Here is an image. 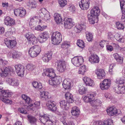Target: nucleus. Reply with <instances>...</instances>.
<instances>
[{
    "mask_svg": "<svg viewBox=\"0 0 125 125\" xmlns=\"http://www.w3.org/2000/svg\"><path fill=\"white\" fill-rule=\"evenodd\" d=\"M100 10L97 7L93 8L90 11V13L88 15V18L90 23L94 24L98 20L97 16L99 14Z\"/></svg>",
    "mask_w": 125,
    "mask_h": 125,
    "instance_id": "obj_1",
    "label": "nucleus"
},
{
    "mask_svg": "<svg viewBox=\"0 0 125 125\" xmlns=\"http://www.w3.org/2000/svg\"><path fill=\"white\" fill-rule=\"evenodd\" d=\"M11 94V93L8 90H2L0 91V99L5 103L10 104L12 101L6 98L10 97Z\"/></svg>",
    "mask_w": 125,
    "mask_h": 125,
    "instance_id": "obj_2",
    "label": "nucleus"
},
{
    "mask_svg": "<svg viewBox=\"0 0 125 125\" xmlns=\"http://www.w3.org/2000/svg\"><path fill=\"white\" fill-rule=\"evenodd\" d=\"M41 51V49L40 46L35 45L30 49L29 53L31 57L34 58L37 56Z\"/></svg>",
    "mask_w": 125,
    "mask_h": 125,
    "instance_id": "obj_3",
    "label": "nucleus"
},
{
    "mask_svg": "<svg viewBox=\"0 0 125 125\" xmlns=\"http://www.w3.org/2000/svg\"><path fill=\"white\" fill-rule=\"evenodd\" d=\"M52 43L56 45L60 43L62 40V36L60 32L56 31L53 33L52 36Z\"/></svg>",
    "mask_w": 125,
    "mask_h": 125,
    "instance_id": "obj_4",
    "label": "nucleus"
},
{
    "mask_svg": "<svg viewBox=\"0 0 125 125\" xmlns=\"http://www.w3.org/2000/svg\"><path fill=\"white\" fill-rule=\"evenodd\" d=\"M86 21L84 19L83 21L77 24L74 28V31L75 32L78 33H80L83 29L85 28V21Z\"/></svg>",
    "mask_w": 125,
    "mask_h": 125,
    "instance_id": "obj_5",
    "label": "nucleus"
},
{
    "mask_svg": "<svg viewBox=\"0 0 125 125\" xmlns=\"http://www.w3.org/2000/svg\"><path fill=\"white\" fill-rule=\"evenodd\" d=\"M111 84L110 80L108 79H105L100 83V87L102 90H107L109 88Z\"/></svg>",
    "mask_w": 125,
    "mask_h": 125,
    "instance_id": "obj_6",
    "label": "nucleus"
},
{
    "mask_svg": "<svg viewBox=\"0 0 125 125\" xmlns=\"http://www.w3.org/2000/svg\"><path fill=\"white\" fill-rule=\"evenodd\" d=\"M25 36L28 41L31 44H35L37 42V38L32 33L30 32L27 33L25 35Z\"/></svg>",
    "mask_w": 125,
    "mask_h": 125,
    "instance_id": "obj_7",
    "label": "nucleus"
},
{
    "mask_svg": "<svg viewBox=\"0 0 125 125\" xmlns=\"http://www.w3.org/2000/svg\"><path fill=\"white\" fill-rule=\"evenodd\" d=\"M72 62L75 66L79 67L83 63V59L81 56L75 57L72 59Z\"/></svg>",
    "mask_w": 125,
    "mask_h": 125,
    "instance_id": "obj_8",
    "label": "nucleus"
},
{
    "mask_svg": "<svg viewBox=\"0 0 125 125\" xmlns=\"http://www.w3.org/2000/svg\"><path fill=\"white\" fill-rule=\"evenodd\" d=\"M14 12L15 15L16 16H20L21 17L24 16L26 13L25 9L22 7L15 9L14 10Z\"/></svg>",
    "mask_w": 125,
    "mask_h": 125,
    "instance_id": "obj_9",
    "label": "nucleus"
},
{
    "mask_svg": "<svg viewBox=\"0 0 125 125\" xmlns=\"http://www.w3.org/2000/svg\"><path fill=\"white\" fill-rule=\"evenodd\" d=\"M14 67L18 76L21 77L23 76L25 70V68L24 66L21 64H18L15 65Z\"/></svg>",
    "mask_w": 125,
    "mask_h": 125,
    "instance_id": "obj_10",
    "label": "nucleus"
},
{
    "mask_svg": "<svg viewBox=\"0 0 125 125\" xmlns=\"http://www.w3.org/2000/svg\"><path fill=\"white\" fill-rule=\"evenodd\" d=\"M61 79V77L57 76L50 78L48 81L49 83L51 85H56L60 83Z\"/></svg>",
    "mask_w": 125,
    "mask_h": 125,
    "instance_id": "obj_11",
    "label": "nucleus"
},
{
    "mask_svg": "<svg viewBox=\"0 0 125 125\" xmlns=\"http://www.w3.org/2000/svg\"><path fill=\"white\" fill-rule=\"evenodd\" d=\"M57 65V70L59 72H63L66 68L65 62L62 61H58L56 62Z\"/></svg>",
    "mask_w": 125,
    "mask_h": 125,
    "instance_id": "obj_12",
    "label": "nucleus"
},
{
    "mask_svg": "<svg viewBox=\"0 0 125 125\" xmlns=\"http://www.w3.org/2000/svg\"><path fill=\"white\" fill-rule=\"evenodd\" d=\"M89 0H82L79 3V6L82 10H87L89 6Z\"/></svg>",
    "mask_w": 125,
    "mask_h": 125,
    "instance_id": "obj_13",
    "label": "nucleus"
},
{
    "mask_svg": "<svg viewBox=\"0 0 125 125\" xmlns=\"http://www.w3.org/2000/svg\"><path fill=\"white\" fill-rule=\"evenodd\" d=\"M95 73L97 77L99 79L104 78L105 75V73L103 69H97L95 70Z\"/></svg>",
    "mask_w": 125,
    "mask_h": 125,
    "instance_id": "obj_14",
    "label": "nucleus"
},
{
    "mask_svg": "<svg viewBox=\"0 0 125 125\" xmlns=\"http://www.w3.org/2000/svg\"><path fill=\"white\" fill-rule=\"evenodd\" d=\"M55 70L53 68L47 69L45 70L43 75L49 77H53L55 75Z\"/></svg>",
    "mask_w": 125,
    "mask_h": 125,
    "instance_id": "obj_15",
    "label": "nucleus"
},
{
    "mask_svg": "<svg viewBox=\"0 0 125 125\" xmlns=\"http://www.w3.org/2000/svg\"><path fill=\"white\" fill-rule=\"evenodd\" d=\"M106 111L108 115L110 116L115 115L118 113L117 109L114 106L108 108L107 109Z\"/></svg>",
    "mask_w": 125,
    "mask_h": 125,
    "instance_id": "obj_16",
    "label": "nucleus"
},
{
    "mask_svg": "<svg viewBox=\"0 0 125 125\" xmlns=\"http://www.w3.org/2000/svg\"><path fill=\"white\" fill-rule=\"evenodd\" d=\"M49 34L47 32L42 33L39 36V41L41 43L45 42L49 37Z\"/></svg>",
    "mask_w": 125,
    "mask_h": 125,
    "instance_id": "obj_17",
    "label": "nucleus"
},
{
    "mask_svg": "<svg viewBox=\"0 0 125 125\" xmlns=\"http://www.w3.org/2000/svg\"><path fill=\"white\" fill-rule=\"evenodd\" d=\"M46 105L48 109L52 111H54L57 109L55 102L53 101H48L46 103Z\"/></svg>",
    "mask_w": 125,
    "mask_h": 125,
    "instance_id": "obj_18",
    "label": "nucleus"
},
{
    "mask_svg": "<svg viewBox=\"0 0 125 125\" xmlns=\"http://www.w3.org/2000/svg\"><path fill=\"white\" fill-rule=\"evenodd\" d=\"M113 125V121L111 119H108L105 120L103 122H100L99 123L96 121H93V125Z\"/></svg>",
    "mask_w": 125,
    "mask_h": 125,
    "instance_id": "obj_19",
    "label": "nucleus"
},
{
    "mask_svg": "<svg viewBox=\"0 0 125 125\" xmlns=\"http://www.w3.org/2000/svg\"><path fill=\"white\" fill-rule=\"evenodd\" d=\"M64 25L65 27L67 28L70 29L74 25L72 20L71 18H67L65 20Z\"/></svg>",
    "mask_w": 125,
    "mask_h": 125,
    "instance_id": "obj_20",
    "label": "nucleus"
},
{
    "mask_svg": "<svg viewBox=\"0 0 125 125\" xmlns=\"http://www.w3.org/2000/svg\"><path fill=\"white\" fill-rule=\"evenodd\" d=\"M5 43L9 48H12L16 45L17 43L16 41L14 40H8L7 39L5 40Z\"/></svg>",
    "mask_w": 125,
    "mask_h": 125,
    "instance_id": "obj_21",
    "label": "nucleus"
},
{
    "mask_svg": "<svg viewBox=\"0 0 125 125\" xmlns=\"http://www.w3.org/2000/svg\"><path fill=\"white\" fill-rule=\"evenodd\" d=\"M10 70L8 67H4L1 69H0V75L3 77L7 76Z\"/></svg>",
    "mask_w": 125,
    "mask_h": 125,
    "instance_id": "obj_22",
    "label": "nucleus"
},
{
    "mask_svg": "<svg viewBox=\"0 0 125 125\" xmlns=\"http://www.w3.org/2000/svg\"><path fill=\"white\" fill-rule=\"evenodd\" d=\"M4 23L7 26H12L15 23V20L9 16L6 17L4 19Z\"/></svg>",
    "mask_w": 125,
    "mask_h": 125,
    "instance_id": "obj_23",
    "label": "nucleus"
},
{
    "mask_svg": "<svg viewBox=\"0 0 125 125\" xmlns=\"http://www.w3.org/2000/svg\"><path fill=\"white\" fill-rule=\"evenodd\" d=\"M8 57H9L15 59L17 58L20 56V52L13 51L9 52L8 54Z\"/></svg>",
    "mask_w": 125,
    "mask_h": 125,
    "instance_id": "obj_24",
    "label": "nucleus"
},
{
    "mask_svg": "<svg viewBox=\"0 0 125 125\" xmlns=\"http://www.w3.org/2000/svg\"><path fill=\"white\" fill-rule=\"evenodd\" d=\"M69 103L65 100L60 101V104L61 108L63 110H67L69 107Z\"/></svg>",
    "mask_w": 125,
    "mask_h": 125,
    "instance_id": "obj_25",
    "label": "nucleus"
},
{
    "mask_svg": "<svg viewBox=\"0 0 125 125\" xmlns=\"http://www.w3.org/2000/svg\"><path fill=\"white\" fill-rule=\"evenodd\" d=\"M6 81L10 85L13 86H17L19 83L18 81L14 78H8L7 79Z\"/></svg>",
    "mask_w": 125,
    "mask_h": 125,
    "instance_id": "obj_26",
    "label": "nucleus"
},
{
    "mask_svg": "<svg viewBox=\"0 0 125 125\" xmlns=\"http://www.w3.org/2000/svg\"><path fill=\"white\" fill-rule=\"evenodd\" d=\"M41 13L44 16L42 18L45 21H48L50 19V16L49 13L45 9H42L41 10Z\"/></svg>",
    "mask_w": 125,
    "mask_h": 125,
    "instance_id": "obj_27",
    "label": "nucleus"
},
{
    "mask_svg": "<svg viewBox=\"0 0 125 125\" xmlns=\"http://www.w3.org/2000/svg\"><path fill=\"white\" fill-rule=\"evenodd\" d=\"M40 105V103L39 102H36L33 104H31L27 106L26 108L28 110H35L36 107Z\"/></svg>",
    "mask_w": 125,
    "mask_h": 125,
    "instance_id": "obj_28",
    "label": "nucleus"
},
{
    "mask_svg": "<svg viewBox=\"0 0 125 125\" xmlns=\"http://www.w3.org/2000/svg\"><path fill=\"white\" fill-rule=\"evenodd\" d=\"M115 92L118 94L125 93V85L119 86L116 87L115 89Z\"/></svg>",
    "mask_w": 125,
    "mask_h": 125,
    "instance_id": "obj_29",
    "label": "nucleus"
},
{
    "mask_svg": "<svg viewBox=\"0 0 125 125\" xmlns=\"http://www.w3.org/2000/svg\"><path fill=\"white\" fill-rule=\"evenodd\" d=\"M89 61L92 63H97L99 62V57L96 55H92L89 59Z\"/></svg>",
    "mask_w": 125,
    "mask_h": 125,
    "instance_id": "obj_30",
    "label": "nucleus"
},
{
    "mask_svg": "<svg viewBox=\"0 0 125 125\" xmlns=\"http://www.w3.org/2000/svg\"><path fill=\"white\" fill-rule=\"evenodd\" d=\"M62 85L63 88L65 89H69L71 87L70 82L68 79H65L63 81Z\"/></svg>",
    "mask_w": 125,
    "mask_h": 125,
    "instance_id": "obj_31",
    "label": "nucleus"
},
{
    "mask_svg": "<svg viewBox=\"0 0 125 125\" xmlns=\"http://www.w3.org/2000/svg\"><path fill=\"white\" fill-rule=\"evenodd\" d=\"M52 57V53H48L43 55L42 58L44 62H47L51 59Z\"/></svg>",
    "mask_w": 125,
    "mask_h": 125,
    "instance_id": "obj_32",
    "label": "nucleus"
},
{
    "mask_svg": "<svg viewBox=\"0 0 125 125\" xmlns=\"http://www.w3.org/2000/svg\"><path fill=\"white\" fill-rule=\"evenodd\" d=\"M101 101L98 99H94L93 101L91 102V105L93 106H97L101 104Z\"/></svg>",
    "mask_w": 125,
    "mask_h": 125,
    "instance_id": "obj_33",
    "label": "nucleus"
},
{
    "mask_svg": "<svg viewBox=\"0 0 125 125\" xmlns=\"http://www.w3.org/2000/svg\"><path fill=\"white\" fill-rule=\"evenodd\" d=\"M65 98L69 103H72L73 102L72 95L70 93L67 92L65 94Z\"/></svg>",
    "mask_w": 125,
    "mask_h": 125,
    "instance_id": "obj_34",
    "label": "nucleus"
},
{
    "mask_svg": "<svg viewBox=\"0 0 125 125\" xmlns=\"http://www.w3.org/2000/svg\"><path fill=\"white\" fill-rule=\"evenodd\" d=\"M87 69L85 65L81 66L78 69V73L79 74L83 75L87 71Z\"/></svg>",
    "mask_w": 125,
    "mask_h": 125,
    "instance_id": "obj_35",
    "label": "nucleus"
},
{
    "mask_svg": "<svg viewBox=\"0 0 125 125\" xmlns=\"http://www.w3.org/2000/svg\"><path fill=\"white\" fill-rule=\"evenodd\" d=\"M28 120L30 123L33 124L36 123L37 121V119L35 117L31 115H29L27 116Z\"/></svg>",
    "mask_w": 125,
    "mask_h": 125,
    "instance_id": "obj_36",
    "label": "nucleus"
},
{
    "mask_svg": "<svg viewBox=\"0 0 125 125\" xmlns=\"http://www.w3.org/2000/svg\"><path fill=\"white\" fill-rule=\"evenodd\" d=\"M37 22H41V20L37 17H33L31 19L29 22V25H34Z\"/></svg>",
    "mask_w": 125,
    "mask_h": 125,
    "instance_id": "obj_37",
    "label": "nucleus"
},
{
    "mask_svg": "<svg viewBox=\"0 0 125 125\" xmlns=\"http://www.w3.org/2000/svg\"><path fill=\"white\" fill-rule=\"evenodd\" d=\"M54 17L55 22L57 24H59L61 22L62 19L60 14L57 13L55 14Z\"/></svg>",
    "mask_w": 125,
    "mask_h": 125,
    "instance_id": "obj_38",
    "label": "nucleus"
},
{
    "mask_svg": "<svg viewBox=\"0 0 125 125\" xmlns=\"http://www.w3.org/2000/svg\"><path fill=\"white\" fill-rule=\"evenodd\" d=\"M71 113L73 115L75 116L79 115L80 113L79 108L75 106L73 107L71 110Z\"/></svg>",
    "mask_w": 125,
    "mask_h": 125,
    "instance_id": "obj_39",
    "label": "nucleus"
},
{
    "mask_svg": "<svg viewBox=\"0 0 125 125\" xmlns=\"http://www.w3.org/2000/svg\"><path fill=\"white\" fill-rule=\"evenodd\" d=\"M49 119L48 116L46 115H44L42 116H40V120L44 125L49 120Z\"/></svg>",
    "mask_w": 125,
    "mask_h": 125,
    "instance_id": "obj_40",
    "label": "nucleus"
},
{
    "mask_svg": "<svg viewBox=\"0 0 125 125\" xmlns=\"http://www.w3.org/2000/svg\"><path fill=\"white\" fill-rule=\"evenodd\" d=\"M21 98L23 100H24L26 103L28 104H29L31 103V100L30 98L26 95L23 94L21 96Z\"/></svg>",
    "mask_w": 125,
    "mask_h": 125,
    "instance_id": "obj_41",
    "label": "nucleus"
},
{
    "mask_svg": "<svg viewBox=\"0 0 125 125\" xmlns=\"http://www.w3.org/2000/svg\"><path fill=\"white\" fill-rule=\"evenodd\" d=\"M113 56L117 61L119 63H123V58L121 57L118 53H116L114 54H113Z\"/></svg>",
    "mask_w": 125,
    "mask_h": 125,
    "instance_id": "obj_42",
    "label": "nucleus"
},
{
    "mask_svg": "<svg viewBox=\"0 0 125 125\" xmlns=\"http://www.w3.org/2000/svg\"><path fill=\"white\" fill-rule=\"evenodd\" d=\"M32 84L34 87L39 89H41L42 87V84L41 83H38L36 81L33 82Z\"/></svg>",
    "mask_w": 125,
    "mask_h": 125,
    "instance_id": "obj_43",
    "label": "nucleus"
},
{
    "mask_svg": "<svg viewBox=\"0 0 125 125\" xmlns=\"http://www.w3.org/2000/svg\"><path fill=\"white\" fill-rule=\"evenodd\" d=\"M87 91V89L83 86H80L79 87V94H85Z\"/></svg>",
    "mask_w": 125,
    "mask_h": 125,
    "instance_id": "obj_44",
    "label": "nucleus"
},
{
    "mask_svg": "<svg viewBox=\"0 0 125 125\" xmlns=\"http://www.w3.org/2000/svg\"><path fill=\"white\" fill-rule=\"evenodd\" d=\"M15 29L13 27H12L9 29L8 31L6 32L5 35L6 36H8L11 35L15 32Z\"/></svg>",
    "mask_w": 125,
    "mask_h": 125,
    "instance_id": "obj_45",
    "label": "nucleus"
},
{
    "mask_svg": "<svg viewBox=\"0 0 125 125\" xmlns=\"http://www.w3.org/2000/svg\"><path fill=\"white\" fill-rule=\"evenodd\" d=\"M48 93L45 91H43L41 92L40 97L43 100H46L48 98Z\"/></svg>",
    "mask_w": 125,
    "mask_h": 125,
    "instance_id": "obj_46",
    "label": "nucleus"
},
{
    "mask_svg": "<svg viewBox=\"0 0 125 125\" xmlns=\"http://www.w3.org/2000/svg\"><path fill=\"white\" fill-rule=\"evenodd\" d=\"M120 7L123 14H125V1H120Z\"/></svg>",
    "mask_w": 125,
    "mask_h": 125,
    "instance_id": "obj_47",
    "label": "nucleus"
},
{
    "mask_svg": "<svg viewBox=\"0 0 125 125\" xmlns=\"http://www.w3.org/2000/svg\"><path fill=\"white\" fill-rule=\"evenodd\" d=\"M58 3L60 6L63 7L67 4V1L66 0H58Z\"/></svg>",
    "mask_w": 125,
    "mask_h": 125,
    "instance_id": "obj_48",
    "label": "nucleus"
},
{
    "mask_svg": "<svg viewBox=\"0 0 125 125\" xmlns=\"http://www.w3.org/2000/svg\"><path fill=\"white\" fill-rule=\"evenodd\" d=\"M35 66L32 64H28L26 66V69L30 71H32L35 68Z\"/></svg>",
    "mask_w": 125,
    "mask_h": 125,
    "instance_id": "obj_49",
    "label": "nucleus"
},
{
    "mask_svg": "<svg viewBox=\"0 0 125 125\" xmlns=\"http://www.w3.org/2000/svg\"><path fill=\"white\" fill-rule=\"evenodd\" d=\"M77 44L80 47L82 48H83L84 47V44L82 40H77Z\"/></svg>",
    "mask_w": 125,
    "mask_h": 125,
    "instance_id": "obj_50",
    "label": "nucleus"
},
{
    "mask_svg": "<svg viewBox=\"0 0 125 125\" xmlns=\"http://www.w3.org/2000/svg\"><path fill=\"white\" fill-rule=\"evenodd\" d=\"M85 33L86 39L88 41H91L93 38L92 34L88 31H86Z\"/></svg>",
    "mask_w": 125,
    "mask_h": 125,
    "instance_id": "obj_51",
    "label": "nucleus"
},
{
    "mask_svg": "<svg viewBox=\"0 0 125 125\" xmlns=\"http://www.w3.org/2000/svg\"><path fill=\"white\" fill-rule=\"evenodd\" d=\"M47 26H43L42 27L38 25L35 27V29L36 30L42 31Z\"/></svg>",
    "mask_w": 125,
    "mask_h": 125,
    "instance_id": "obj_52",
    "label": "nucleus"
},
{
    "mask_svg": "<svg viewBox=\"0 0 125 125\" xmlns=\"http://www.w3.org/2000/svg\"><path fill=\"white\" fill-rule=\"evenodd\" d=\"M116 39L118 42H124V39L122 37L120 38V35L118 33L116 34Z\"/></svg>",
    "mask_w": 125,
    "mask_h": 125,
    "instance_id": "obj_53",
    "label": "nucleus"
},
{
    "mask_svg": "<svg viewBox=\"0 0 125 125\" xmlns=\"http://www.w3.org/2000/svg\"><path fill=\"white\" fill-rule=\"evenodd\" d=\"M88 97L90 100V104L91 103V102L93 101L94 99V97L96 96V94L95 93H93L91 94H88Z\"/></svg>",
    "mask_w": 125,
    "mask_h": 125,
    "instance_id": "obj_54",
    "label": "nucleus"
},
{
    "mask_svg": "<svg viewBox=\"0 0 125 125\" xmlns=\"http://www.w3.org/2000/svg\"><path fill=\"white\" fill-rule=\"evenodd\" d=\"M116 82L117 83L119 84H123L125 83V78L122 77L120 78Z\"/></svg>",
    "mask_w": 125,
    "mask_h": 125,
    "instance_id": "obj_55",
    "label": "nucleus"
},
{
    "mask_svg": "<svg viewBox=\"0 0 125 125\" xmlns=\"http://www.w3.org/2000/svg\"><path fill=\"white\" fill-rule=\"evenodd\" d=\"M116 26L117 29H123L124 28L123 24L119 22L116 23Z\"/></svg>",
    "mask_w": 125,
    "mask_h": 125,
    "instance_id": "obj_56",
    "label": "nucleus"
},
{
    "mask_svg": "<svg viewBox=\"0 0 125 125\" xmlns=\"http://www.w3.org/2000/svg\"><path fill=\"white\" fill-rule=\"evenodd\" d=\"M94 81L91 79L86 85L88 86H94Z\"/></svg>",
    "mask_w": 125,
    "mask_h": 125,
    "instance_id": "obj_57",
    "label": "nucleus"
},
{
    "mask_svg": "<svg viewBox=\"0 0 125 125\" xmlns=\"http://www.w3.org/2000/svg\"><path fill=\"white\" fill-rule=\"evenodd\" d=\"M88 94L85 96H83V98L84 101L86 103L89 102L90 103V100L89 98L88 97Z\"/></svg>",
    "mask_w": 125,
    "mask_h": 125,
    "instance_id": "obj_58",
    "label": "nucleus"
},
{
    "mask_svg": "<svg viewBox=\"0 0 125 125\" xmlns=\"http://www.w3.org/2000/svg\"><path fill=\"white\" fill-rule=\"evenodd\" d=\"M66 116H62L60 118V121L63 123L64 125H68L65 122Z\"/></svg>",
    "mask_w": 125,
    "mask_h": 125,
    "instance_id": "obj_59",
    "label": "nucleus"
},
{
    "mask_svg": "<svg viewBox=\"0 0 125 125\" xmlns=\"http://www.w3.org/2000/svg\"><path fill=\"white\" fill-rule=\"evenodd\" d=\"M30 7L32 8H34L36 7V5L35 2L33 0L30 1Z\"/></svg>",
    "mask_w": 125,
    "mask_h": 125,
    "instance_id": "obj_60",
    "label": "nucleus"
},
{
    "mask_svg": "<svg viewBox=\"0 0 125 125\" xmlns=\"http://www.w3.org/2000/svg\"><path fill=\"white\" fill-rule=\"evenodd\" d=\"M57 114L59 115H61L62 116H66L67 113L66 112L64 111H62L60 112H58L57 113Z\"/></svg>",
    "mask_w": 125,
    "mask_h": 125,
    "instance_id": "obj_61",
    "label": "nucleus"
},
{
    "mask_svg": "<svg viewBox=\"0 0 125 125\" xmlns=\"http://www.w3.org/2000/svg\"><path fill=\"white\" fill-rule=\"evenodd\" d=\"M69 46V44H68L66 42H64L62 43L61 45V47L63 48H66L68 47Z\"/></svg>",
    "mask_w": 125,
    "mask_h": 125,
    "instance_id": "obj_62",
    "label": "nucleus"
},
{
    "mask_svg": "<svg viewBox=\"0 0 125 125\" xmlns=\"http://www.w3.org/2000/svg\"><path fill=\"white\" fill-rule=\"evenodd\" d=\"M69 10L72 13H74L75 12V7L73 6H71L69 8Z\"/></svg>",
    "mask_w": 125,
    "mask_h": 125,
    "instance_id": "obj_63",
    "label": "nucleus"
},
{
    "mask_svg": "<svg viewBox=\"0 0 125 125\" xmlns=\"http://www.w3.org/2000/svg\"><path fill=\"white\" fill-rule=\"evenodd\" d=\"M7 63V62L6 61H3L2 59L0 58V67L5 65Z\"/></svg>",
    "mask_w": 125,
    "mask_h": 125,
    "instance_id": "obj_64",
    "label": "nucleus"
}]
</instances>
